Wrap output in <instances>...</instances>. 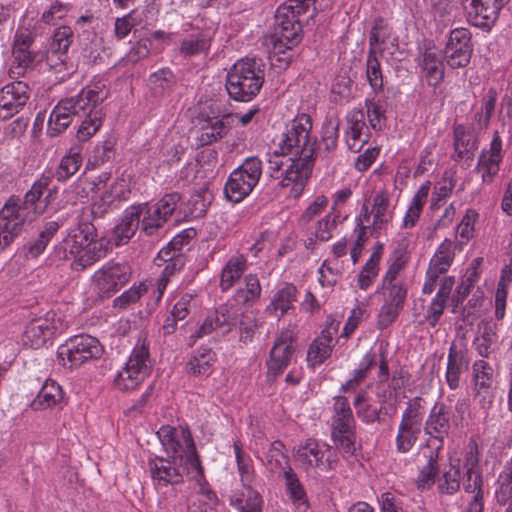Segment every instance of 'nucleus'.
I'll use <instances>...</instances> for the list:
<instances>
[{
  "label": "nucleus",
  "mask_w": 512,
  "mask_h": 512,
  "mask_svg": "<svg viewBox=\"0 0 512 512\" xmlns=\"http://www.w3.org/2000/svg\"><path fill=\"white\" fill-rule=\"evenodd\" d=\"M382 249V244L378 243L375 247V250L371 253L369 259L362 267L357 278V286L361 290H368L378 276L379 264L382 257Z\"/></svg>",
  "instance_id": "a19ab883"
},
{
  "label": "nucleus",
  "mask_w": 512,
  "mask_h": 512,
  "mask_svg": "<svg viewBox=\"0 0 512 512\" xmlns=\"http://www.w3.org/2000/svg\"><path fill=\"white\" fill-rule=\"evenodd\" d=\"M107 97L106 85L99 81L83 88L75 96L62 99L50 113L47 135L59 136L77 117L82 119L77 129V139L82 142L89 140L101 126L103 113L100 105Z\"/></svg>",
  "instance_id": "f03ea898"
},
{
  "label": "nucleus",
  "mask_w": 512,
  "mask_h": 512,
  "mask_svg": "<svg viewBox=\"0 0 512 512\" xmlns=\"http://www.w3.org/2000/svg\"><path fill=\"white\" fill-rule=\"evenodd\" d=\"M181 435L186 446L185 456H154L147 461L153 486L161 494L158 504L164 509L176 505V486L183 483L184 475L195 482L200 491L204 492L208 483L188 426H181Z\"/></svg>",
  "instance_id": "f257e3e1"
},
{
  "label": "nucleus",
  "mask_w": 512,
  "mask_h": 512,
  "mask_svg": "<svg viewBox=\"0 0 512 512\" xmlns=\"http://www.w3.org/2000/svg\"><path fill=\"white\" fill-rule=\"evenodd\" d=\"M297 301V288L292 283H285L273 295L270 303L266 306L265 312L278 319L283 317L290 309L294 308Z\"/></svg>",
  "instance_id": "2f4dec72"
},
{
  "label": "nucleus",
  "mask_w": 512,
  "mask_h": 512,
  "mask_svg": "<svg viewBox=\"0 0 512 512\" xmlns=\"http://www.w3.org/2000/svg\"><path fill=\"white\" fill-rule=\"evenodd\" d=\"M54 330L47 319H35L26 326L23 342L33 349H38L46 344Z\"/></svg>",
  "instance_id": "72a5a7b5"
},
{
  "label": "nucleus",
  "mask_w": 512,
  "mask_h": 512,
  "mask_svg": "<svg viewBox=\"0 0 512 512\" xmlns=\"http://www.w3.org/2000/svg\"><path fill=\"white\" fill-rule=\"evenodd\" d=\"M73 32L68 26L58 27L52 38L51 49L55 53H66L71 42H72Z\"/></svg>",
  "instance_id": "774afa93"
},
{
  "label": "nucleus",
  "mask_w": 512,
  "mask_h": 512,
  "mask_svg": "<svg viewBox=\"0 0 512 512\" xmlns=\"http://www.w3.org/2000/svg\"><path fill=\"white\" fill-rule=\"evenodd\" d=\"M213 200L212 193L208 188H200L190 195L187 201V213L192 218L203 217Z\"/></svg>",
  "instance_id": "8fccbe9b"
},
{
  "label": "nucleus",
  "mask_w": 512,
  "mask_h": 512,
  "mask_svg": "<svg viewBox=\"0 0 512 512\" xmlns=\"http://www.w3.org/2000/svg\"><path fill=\"white\" fill-rule=\"evenodd\" d=\"M296 340V333L292 329H285L279 333L266 362L268 377L276 379L287 369L295 354Z\"/></svg>",
  "instance_id": "dca6fc26"
},
{
  "label": "nucleus",
  "mask_w": 512,
  "mask_h": 512,
  "mask_svg": "<svg viewBox=\"0 0 512 512\" xmlns=\"http://www.w3.org/2000/svg\"><path fill=\"white\" fill-rule=\"evenodd\" d=\"M392 31V27L383 17L374 19L369 33L370 52L367 64H371L372 62H375V64H389L395 60L399 61L392 57V52L386 51V49L383 48V45L392 37Z\"/></svg>",
  "instance_id": "6ab92c4d"
},
{
  "label": "nucleus",
  "mask_w": 512,
  "mask_h": 512,
  "mask_svg": "<svg viewBox=\"0 0 512 512\" xmlns=\"http://www.w3.org/2000/svg\"><path fill=\"white\" fill-rule=\"evenodd\" d=\"M211 38L206 32L191 34L181 41L179 51L184 56H193L209 49Z\"/></svg>",
  "instance_id": "3c124183"
},
{
  "label": "nucleus",
  "mask_w": 512,
  "mask_h": 512,
  "mask_svg": "<svg viewBox=\"0 0 512 512\" xmlns=\"http://www.w3.org/2000/svg\"><path fill=\"white\" fill-rule=\"evenodd\" d=\"M311 130V117L305 113L300 114L286 126L277 144L281 153H288L298 158V162L291 164L290 167L300 169L298 171L300 178L310 177L315 164L317 140L311 135ZM288 174L298 177L292 170Z\"/></svg>",
  "instance_id": "39448f33"
},
{
  "label": "nucleus",
  "mask_w": 512,
  "mask_h": 512,
  "mask_svg": "<svg viewBox=\"0 0 512 512\" xmlns=\"http://www.w3.org/2000/svg\"><path fill=\"white\" fill-rule=\"evenodd\" d=\"M340 121L337 118H326L321 128L320 149L321 152L330 154L338 146Z\"/></svg>",
  "instance_id": "09e8293b"
},
{
  "label": "nucleus",
  "mask_w": 512,
  "mask_h": 512,
  "mask_svg": "<svg viewBox=\"0 0 512 512\" xmlns=\"http://www.w3.org/2000/svg\"><path fill=\"white\" fill-rule=\"evenodd\" d=\"M408 259L409 257L405 249H395L393 253V261L385 272L382 278V283H401L400 281H396V278L399 272L406 266Z\"/></svg>",
  "instance_id": "680f3d73"
},
{
  "label": "nucleus",
  "mask_w": 512,
  "mask_h": 512,
  "mask_svg": "<svg viewBox=\"0 0 512 512\" xmlns=\"http://www.w3.org/2000/svg\"><path fill=\"white\" fill-rule=\"evenodd\" d=\"M479 218V214L474 209H467L460 223L457 225L456 234L460 240L456 242L460 248L467 244L474 237L475 223Z\"/></svg>",
  "instance_id": "5fc2aeb1"
},
{
  "label": "nucleus",
  "mask_w": 512,
  "mask_h": 512,
  "mask_svg": "<svg viewBox=\"0 0 512 512\" xmlns=\"http://www.w3.org/2000/svg\"><path fill=\"white\" fill-rule=\"evenodd\" d=\"M108 252V242L104 239L93 241L87 245L78 257L73 261V268L77 271L84 270L101 259L105 258Z\"/></svg>",
  "instance_id": "4c0bfd02"
},
{
  "label": "nucleus",
  "mask_w": 512,
  "mask_h": 512,
  "mask_svg": "<svg viewBox=\"0 0 512 512\" xmlns=\"http://www.w3.org/2000/svg\"><path fill=\"white\" fill-rule=\"evenodd\" d=\"M233 450L241 484L242 486H248V484H252L255 479L253 461L251 457L243 451L240 441L233 443Z\"/></svg>",
  "instance_id": "de8ad7c7"
},
{
  "label": "nucleus",
  "mask_w": 512,
  "mask_h": 512,
  "mask_svg": "<svg viewBox=\"0 0 512 512\" xmlns=\"http://www.w3.org/2000/svg\"><path fill=\"white\" fill-rule=\"evenodd\" d=\"M298 162V158L295 156H291L288 153H281L279 151V145L276 148L268 153V173L270 177L274 179H280L281 187H288L292 185L291 195L294 197H298L302 194L303 189L310 177H293L288 173L292 170L295 172V175H298V171L296 167H290L291 164H296Z\"/></svg>",
  "instance_id": "2eb2a0df"
},
{
  "label": "nucleus",
  "mask_w": 512,
  "mask_h": 512,
  "mask_svg": "<svg viewBox=\"0 0 512 512\" xmlns=\"http://www.w3.org/2000/svg\"><path fill=\"white\" fill-rule=\"evenodd\" d=\"M289 2V4L284 3L277 8L271 24V32L268 38L272 45L269 51L271 64L273 62L290 64L293 61L291 51L301 41L300 14L302 7L292 5V2H300L299 0H289Z\"/></svg>",
  "instance_id": "423d86ee"
},
{
  "label": "nucleus",
  "mask_w": 512,
  "mask_h": 512,
  "mask_svg": "<svg viewBox=\"0 0 512 512\" xmlns=\"http://www.w3.org/2000/svg\"><path fill=\"white\" fill-rule=\"evenodd\" d=\"M453 146L455 161H460L465 157L470 158L478 148V135L475 128L467 127L464 124H455L453 126Z\"/></svg>",
  "instance_id": "bb28decb"
},
{
  "label": "nucleus",
  "mask_w": 512,
  "mask_h": 512,
  "mask_svg": "<svg viewBox=\"0 0 512 512\" xmlns=\"http://www.w3.org/2000/svg\"><path fill=\"white\" fill-rule=\"evenodd\" d=\"M467 21L475 26L489 31L498 19L504 7L497 0H460Z\"/></svg>",
  "instance_id": "f3484780"
},
{
  "label": "nucleus",
  "mask_w": 512,
  "mask_h": 512,
  "mask_svg": "<svg viewBox=\"0 0 512 512\" xmlns=\"http://www.w3.org/2000/svg\"><path fill=\"white\" fill-rule=\"evenodd\" d=\"M389 200L383 193H378L373 199V206L371 213L373 221L371 225L372 234H378L386 228V225L391 220V215L388 212Z\"/></svg>",
  "instance_id": "49530a36"
},
{
  "label": "nucleus",
  "mask_w": 512,
  "mask_h": 512,
  "mask_svg": "<svg viewBox=\"0 0 512 512\" xmlns=\"http://www.w3.org/2000/svg\"><path fill=\"white\" fill-rule=\"evenodd\" d=\"M353 406L356 410L357 417L361 420L362 423L369 425L376 422H381L380 414L382 407L374 408L369 403V395L367 391L361 390L357 393L353 400Z\"/></svg>",
  "instance_id": "c03bdc74"
},
{
  "label": "nucleus",
  "mask_w": 512,
  "mask_h": 512,
  "mask_svg": "<svg viewBox=\"0 0 512 512\" xmlns=\"http://www.w3.org/2000/svg\"><path fill=\"white\" fill-rule=\"evenodd\" d=\"M29 87L22 81H14L0 89V121L18 114L29 100Z\"/></svg>",
  "instance_id": "aec40b11"
},
{
  "label": "nucleus",
  "mask_w": 512,
  "mask_h": 512,
  "mask_svg": "<svg viewBox=\"0 0 512 512\" xmlns=\"http://www.w3.org/2000/svg\"><path fill=\"white\" fill-rule=\"evenodd\" d=\"M60 228L58 221L46 222L36 239L30 240L20 248V254L27 260L37 259Z\"/></svg>",
  "instance_id": "c756f323"
},
{
  "label": "nucleus",
  "mask_w": 512,
  "mask_h": 512,
  "mask_svg": "<svg viewBox=\"0 0 512 512\" xmlns=\"http://www.w3.org/2000/svg\"><path fill=\"white\" fill-rule=\"evenodd\" d=\"M424 432L438 442L434 449L441 450L444 440L451 430V410L443 402H436L431 408L425 422Z\"/></svg>",
  "instance_id": "4be33fe9"
},
{
  "label": "nucleus",
  "mask_w": 512,
  "mask_h": 512,
  "mask_svg": "<svg viewBox=\"0 0 512 512\" xmlns=\"http://www.w3.org/2000/svg\"><path fill=\"white\" fill-rule=\"evenodd\" d=\"M97 237L95 226L83 218H79L75 227L71 228L67 236L57 247L58 252L63 251V258L78 257L84 248Z\"/></svg>",
  "instance_id": "a211bd4d"
},
{
  "label": "nucleus",
  "mask_w": 512,
  "mask_h": 512,
  "mask_svg": "<svg viewBox=\"0 0 512 512\" xmlns=\"http://www.w3.org/2000/svg\"><path fill=\"white\" fill-rule=\"evenodd\" d=\"M424 400L414 397L407 402L398 425L395 448L398 453H409L417 443L424 420Z\"/></svg>",
  "instance_id": "1a4fd4ad"
},
{
  "label": "nucleus",
  "mask_w": 512,
  "mask_h": 512,
  "mask_svg": "<svg viewBox=\"0 0 512 512\" xmlns=\"http://www.w3.org/2000/svg\"><path fill=\"white\" fill-rule=\"evenodd\" d=\"M332 351L331 344H325L320 340L314 339L307 352L308 366L313 368L320 366L331 356Z\"/></svg>",
  "instance_id": "bf43d9fd"
},
{
  "label": "nucleus",
  "mask_w": 512,
  "mask_h": 512,
  "mask_svg": "<svg viewBox=\"0 0 512 512\" xmlns=\"http://www.w3.org/2000/svg\"><path fill=\"white\" fill-rule=\"evenodd\" d=\"M153 362L149 345L137 344L131 351L125 366L118 372L115 385L121 391L136 389L151 374Z\"/></svg>",
  "instance_id": "9b49d317"
},
{
  "label": "nucleus",
  "mask_w": 512,
  "mask_h": 512,
  "mask_svg": "<svg viewBox=\"0 0 512 512\" xmlns=\"http://www.w3.org/2000/svg\"><path fill=\"white\" fill-rule=\"evenodd\" d=\"M217 361V354L208 346H200L195 349L189 358L186 368L187 372L193 376H209L214 369Z\"/></svg>",
  "instance_id": "473e14b6"
},
{
  "label": "nucleus",
  "mask_w": 512,
  "mask_h": 512,
  "mask_svg": "<svg viewBox=\"0 0 512 512\" xmlns=\"http://www.w3.org/2000/svg\"><path fill=\"white\" fill-rule=\"evenodd\" d=\"M283 476L285 479V487L289 499L297 509L305 512L309 507L308 499L305 489L297 474L294 472L291 466H287V468L284 470Z\"/></svg>",
  "instance_id": "58836bf2"
},
{
  "label": "nucleus",
  "mask_w": 512,
  "mask_h": 512,
  "mask_svg": "<svg viewBox=\"0 0 512 512\" xmlns=\"http://www.w3.org/2000/svg\"><path fill=\"white\" fill-rule=\"evenodd\" d=\"M104 352L100 341L91 335L80 334L70 337L57 351L60 363L70 369L99 359Z\"/></svg>",
  "instance_id": "9d476101"
},
{
  "label": "nucleus",
  "mask_w": 512,
  "mask_h": 512,
  "mask_svg": "<svg viewBox=\"0 0 512 512\" xmlns=\"http://www.w3.org/2000/svg\"><path fill=\"white\" fill-rule=\"evenodd\" d=\"M376 354L367 352L360 360L358 367L351 372L350 378L339 388L340 393L355 391L367 378L371 367L375 364Z\"/></svg>",
  "instance_id": "ea45409f"
},
{
  "label": "nucleus",
  "mask_w": 512,
  "mask_h": 512,
  "mask_svg": "<svg viewBox=\"0 0 512 512\" xmlns=\"http://www.w3.org/2000/svg\"><path fill=\"white\" fill-rule=\"evenodd\" d=\"M461 471L460 465L451 464L448 471L444 472L438 482V491L440 494L453 495L460 489Z\"/></svg>",
  "instance_id": "6e6d98bb"
},
{
  "label": "nucleus",
  "mask_w": 512,
  "mask_h": 512,
  "mask_svg": "<svg viewBox=\"0 0 512 512\" xmlns=\"http://www.w3.org/2000/svg\"><path fill=\"white\" fill-rule=\"evenodd\" d=\"M67 399L62 386L53 379H47L36 397L31 401L30 407L34 411H42L51 408L62 409Z\"/></svg>",
  "instance_id": "393cba45"
},
{
  "label": "nucleus",
  "mask_w": 512,
  "mask_h": 512,
  "mask_svg": "<svg viewBox=\"0 0 512 512\" xmlns=\"http://www.w3.org/2000/svg\"><path fill=\"white\" fill-rule=\"evenodd\" d=\"M473 378L476 388L481 390H488L493 384V368L484 360H476L473 363Z\"/></svg>",
  "instance_id": "4d7b16f0"
},
{
  "label": "nucleus",
  "mask_w": 512,
  "mask_h": 512,
  "mask_svg": "<svg viewBox=\"0 0 512 512\" xmlns=\"http://www.w3.org/2000/svg\"><path fill=\"white\" fill-rule=\"evenodd\" d=\"M470 365L469 351L465 343L452 342L447 356L445 380L451 390L460 387L461 375L468 371Z\"/></svg>",
  "instance_id": "b1692460"
},
{
  "label": "nucleus",
  "mask_w": 512,
  "mask_h": 512,
  "mask_svg": "<svg viewBox=\"0 0 512 512\" xmlns=\"http://www.w3.org/2000/svg\"><path fill=\"white\" fill-rule=\"evenodd\" d=\"M370 136L363 111L360 109L349 111L346 115V129L344 131V140L348 150L359 153L364 145L368 143Z\"/></svg>",
  "instance_id": "5701e85b"
},
{
  "label": "nucleus",
  "mask_w": 512,
  "mask_h": 512,
  "mask_svg": "<svg viewBox=\"0 0 512 512\" xmlns=\"http://www.w3.org/2000/svg\"><path fill=\"white\" fill-rule=\"evenodd\" d=\"M130 277L129 265L113 260L108 261L92 276L93 292L100 300L109 299L129 282Z\"/></svg>",
  "instance_id": "ddd939ff"
},
{
  "label": "nucleus",
  "mask_w": 512,
  "mask_h": 512,
  "mask_svg": "<svg viewBox=\"0 0 512 512\" xmlns=\"http://www.w3.org/2000/svg\"><path fill=\"white\" fill-rule=\"evenodd\" d=\"M139 209L133 204L124 210L120 222L113 229V239L116 246L127 244L135 235L139 226L141 227L138 216Z\"/></svg>",
  "instance_id": "7c9ffc66"
},
{
  "label": "nucleus",
  "mask_w": 512,
  "mask_h": 512,
  "mask_svg": "<svg viewBox=\"0 0 512 512\" xmlns=\"http://www.w3.org/2000/svg\"><path fill=\"white\" fill-rule=\"evenodd\" d=\"M457 246L458 244L456 242L446 238L439 244L430 261L437 263L438 266L443 265L450 268L454 260Z\"/></svg>",
  "instance_id": "0e129e2a"
},
{
  "label": "nucleus",
  "mask_w": 512,
  "mask_h": 512,
  "mask_svg": "<svg viewBox=\"0 0 512 512\" xmlns=\"http://www.w3.org/2000/svg\"><path fill=\"white\" fill-rule=\"evenodd\" d=\"M262 502L261 495L252 484L242 486L240 491H234L230 497V504L240 512H261Z\"/></svg>",
  "instance_id": "c9c22d12"
},
{
  "label": "nucleus",
  "mask_w": 512,
  "mask_h": 512,
  "mask_svg": "<svg viewBox=\"0 0 512 512\" xmlns=\"http://www.w3.org/2000/svg\"><path fill=\"white\" fill-rule=\"evenodd\" d=\"M147 291L148 286L145 283L134 284L113 300V307L124 309L136 303Z\"/></svg>",
  "instance_id": "052dcab7"
},
{
  "label": "nucleus",
  "mask_w": 512,
  "mask_h": 512,
  "mask_svg": "<svg viewBox=\"0 0 512 512\" xmlns=\"http://www.w3.org/2000/svg\"><path fill=\"white\" fill-rule=\"evenodd\" d=\"M382 291L383 301L395 304L396 306H404L407 296V288L404 283H382L377 292Z\"/></svg>",
  "instance_id": "13d9d810"
},
{
  "label": "nucleus",
  "mask_w": 512,
  "mask_h": 512,
  "mask_svg": "<svg viewBox=\"0 0 512 512\" xmlns=\"http://www.w3.org/2000/svg\"><path fill=\"white\" fill-rule=\"evenodd\" d=\"M502 139L495 131L489 148H484L479 154L476 170L481 175L482 183L491 184L500 171L503 161Z\"/></svg>",
  "instance_id": "412c9836"
},
{
  "label": "nucleus",
  "mask_w": 512,
  "mask_h": 512,
  "mask_svg": "<svg viewBox=\"0 0 512 512\" xmlns=\"http://www.w3.org/2000/svg\"><path fill=\"white\" fill-rule=\"evenodd\" d=\"M331 411V439L344 458L351 457L356 450V422L348 398L334 396Z\"/></svg>",
  "instance_id": "0eeeda50"
},
{
  "label": "nucleus",
  "mask_w": 512,
  "mask_h": 512,
  "mask_svg": "<svg viewBox=\"0 0 512 512\" xmlns=\"http://www.w3.org/2000/svg\"><path fill=\"white\" fill-rule=\"evenodd\" d=\"M327 205L328 198L325 195H317L301 214L299 224L301 226L309 224L324 211Z\"/></svg>",
  "instance_id": "69168bd1"
},
{
  "label": "nucleus",
  "mask_w": 512,
  "mask_h": 512,
  "mask_svg": "<svg viewBox=\"0 0 512 512\" xmlns=\"http://www.w3.org/2000/svg\"><path fill=\"white\" fill-rule=\"evenodd\" d=\"M294 459L306 472L314 468L327 472L335 469L338 464L337 456L333 453L331 446L321 444L315 439H307L301 443L295 450Z\"/></svg>",
  "instance_id": "4468645a"
},
{
  "label": "nucleus",
  "mask_w": 512,
  "mask_h": 512,
  "mask_svg": "<svg viewBox=\"0 0 512 512\" xmlns=\"http://www.w3.org/2000/svg\"><path fill=\"white\" fill-rule=\"evenodd\" d=\"M135 207L140 208L138 216L141 222V231L147 235H155L159 229H161L168 220L164 217L161 212L155 208L154 205L149 203L134 204Z\"/></svg>",
  "instance_id": "e433bc0d"
},
{
  "label": "nucleus",
  "mask_w": 512,
  "mask_h": 512,
  "mask_svg": "<svg viewBox=\"0 0 512 512\" xmlns=\"http://www.w3.org/2000/svg\"><path fill=\"white\" fill-rule=\"evenodd\" d=\"M52 181L42 173L23 197L12 195L0 210V253L19 237L44 211L40 200Z\"/></svg>",
  "instance_id": "7ed1b4c3"
},
{
  "label": "nucleus",
  "mask_w": 512,
  "mask_h": 512,
  "mask_svg": "<svg viewBox=\"0 0 512 512\" xmlns=\"http://www.w3.org/2000/svg\"><path fill=\"white\" fill-rule=\"evenodd\" d=\"M83 157L79 146L71 147L60 159L54 173L49 172L58 182H66L81 168Z\"/></svg>",
  "instance_id": "f704fd0d"
},
{
  "label": "nucleus",
  "mask_w": 512,
  "mask_h": 512,
  "mask_svg": "<svg viewBox=\"0 0 512 512\" xmlns=\"http://www.w3.org/2000/svg\"><path fill=\"white\" fill-rule=\"evenodd\" d=\"M34 42L33 33L27 28H20L16 31L13 43V56L18 64H39L44 60V54L37 53L30 49Z\"/></svg>",
  "instance_id": "cd10ccee"
},
{
  "label": "nucleus",
  "mask_w": 512,
  "mask_h": 512,
  "mask_svg": "<svg viewBox=\"0 0 512 512\" xmlns=\"http://www.w3.org/2000/svg\"><path fill=\"white\" fill-rule=\"evenodd\" d=\"M263 71L255 66H232L226 77V90L231 99L239 102L251 101L260 91L264 79Z\"/></svg>",
  "instance_id": "f8f14e48"
},
{
  "label": "nucleus",
  "mask_w": 512,
  "mask_h": 512,
  "mask_svg": "<svg viewBox=\"0 0 512 512\" xmlns=\"http://www.w3.org/2000/svg\"><path fill=\"white\" fill-rule=\"evenodd\" d=\"M243 286L238 287L231 299L208 314L199 328L188 338L190 347L201 338L213 332L226 336L236 326L238 311L243 307L253 306L261 297L262 287L257 274L249 273L244 276Z\"/></svg>",
  "instance_id": "20e7f679"
},
{
  "label": "nucleus",
  "mask_w": 512,
  "mask_h": 512,
  "mask_svg": "<svg viewBox=\"0 0 512 512\" xmlns=\"http://www.w3.org/2000/svg\"><path fill=\"white\" fill-rule=\"evenodd\" d=\"M158 435H159L160 441H161L163 447L165 448L166 452L171 454L169 457L182 456L181 454H179L182 446H181L179 440H177L175 437V429L174 428H172L170 426L162 427L160 429V431L158 432Z\"/></svg>",
  "instance_id": "338daca9"
},
{
  "label": "nucleus",
  "mask_w": 512,
  "mask_h": 512,
  "mask_svg": "<svg viewBox=\"0 0 512 512\" xmlns=\"http://www.w3.org/2000/svg\"><path fill=\"white\" fill-rule=\"evenodd\" d=\"M284 444L277 440L270 444L265 454V465L273 473L283 471L289 465V458L284 451Z\"/></svg>",
  "instance_id": "603ef678"
},
{
  "label": "nucleus",
  "mask_w": 512,
  "mask_h": 512,
  "mask_svg": "<svg viewBox=\"0 0 512 512\" xmlns=\"http://www.w3.org/2000/svg\"><path fill=\"white\" fill-rule=\"evenodd\" d=\"M262 169V161L258 157H247L230 173L224 186L225 197L233 203L244 200L258 184Z\"/></svg>",
  "instance_id": "6e6552de"
},
{
  "label": "nucleus",
  "mask_w": 512,
  "mask_h": 512,
  "mask_svg": "<svg viewBox=\"0 0 512 512\" xmlns=\"http://www.w3.org/2000/svg\"><path fill=\"white\" fill-rule=\"evenodd\" d=\"M230 126L224 119L207 121L198 131L196 138L198 146H207L223 138L229 132Z\"/></svg>",
  "instance_id": "37998d69"
},
{
  "label": "nucleus",
  "mask_w": 512,
  "mask_h": 512,
  "mask_svg": "<svg viewBox=\"0 0 512 512\" xmlns=\"http://www.w3.org/2000/svg\"><path fill=\"white\" fill-rule=\"evenodd\" d=\"M498 92L495 88H490L481 100L480 110L474 114L473 123L479 130L488 128L493 116Z\"/></svg>",
  "instance_id": "a18cd8bd"
},
{
  "label": "nucleus",
  "mask_w": 512,
  "mask_h": 512,
  "mask_svg": "<svg viewBox=\"0 0 512 512\" xmlns=\"http://www.w3.org/2000/svg\"><path fill=\"white\" fill-rule=\"evenodd\" d=\"M154 263L157 266L164 265L162 273L168 277H172L179 273L186 264V258L183 253H171L167 251H159Z\"/></svg>",
  "instance_id": "864d4df0"
},
{
  "label": "nucleus",
  "mask_w": 512,
  "mask_h": 512,
  "mask_svg": "<svg viewBox=\"0 0 512 512\" xmlns=\"http://www.w3.org/2000/svg\"><path fill=\"white\" fill-rule=\"evenodd\" d=\"M248 268L247 256L242 253L232 255L220 272L219 288L222 292L229 291L243 276Z\"/></svg>",
  "instance_id": "c85d7f7f"
},
{
  "label": "nucleus",
  "mask_w": 512,
  "mask_h": 512,
  "mask_svg": "<svg viewBox=\"0 0 512 512\" xmlns=\"http://www.w3.org/2000/svg\"><path fill=\"white\" fill-rule=\"evenodd\" d=\"M439 454L440 450L433 448L427 455H425L427 462L419 471L416 480V487L418 490L425 491L433 486L435 478L439 472Z\"/></svg>",
  "instance_id": "79ce46f5"
},
{
  "label": "nucleus",
  "mask_w": 512,
  "mask_h": 512,
  "mask_svg": "<svg viewBox=\"0 0 512 512\" xmlns=\"http://www.w3.org/2000/svg\"><path fill=\"white\" fill-rule=\"evenodd\" d=\"M346 219V216L335 215L329 212L324 217L319 219L315 224V230L307 233L303 239L304 247L307 250L314 251L317 249L319 243L328 242L333 237V230Z\"/></svg>",
  "instance_id": "a878e982"
},
{
  "label": "nucleus",
  "mask_w": 512,
  "mask_h": 512,
  "mask_svg": "<svg viewBox=\"0 0 512 512\" xmlns=\"http://www.w3.org/2000/svg\"><path fill=\"white\" fill-rule=\"evenodd\" d=\"M366 113L371 128L375 131H380L386 120L385 108L380 101L374 98L365 100Z\"/></svg>",
  "instance_id": "e2e57ef3"
}]
</instances>
